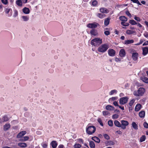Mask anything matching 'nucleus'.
I'll use <instances>...</instances> for the list:
<instances>
[{
	"label": "nucleus",
	"instance_id": "12",
	"mask_svg": "<svg viewBox=\"0 0 148 148\" xmlns=\"http://www.w3.org/2000/svg\"><path fill=\"white\" fill-rule=\"evenodd\" d=\"M26 133V132L25 131H21L17 135V138H21Z\"/></svg>",
	"mask_w": 148,
	"mask_h": 148
},
{
	"label": "nucleus",
	"instance_id": "21",
	"mask_svg": "<svg viewBox=\"0 0 148 148\" xmlns=\"http://www.w3.org/2000/svg\"><path fill=\"white\" fill-rule=\"evenodd\" d=\"M10 124H6L4 126L3 130L4 131H7L10 128Z\"/></svg>",
	"mask_w": 148,
	"mask_h": 148
},
{
	"label": "nucleus",
	"instance_id": "2",
	"mask_svg": "<svg viewBox=\"0 0 148 148\" xmlns=\"http://www.w3.org/2000/svg\"><path fill=\"white\" fill-rule=\"evenodd\" d=\"M102 39L99 38H96L91 41V44L94 46H98L102 43Z\"/></svg>",
	"mask_w": 148,
	"mask_h": 148
},
{
	"label": "nucleus",
	"instance_id": "32",
	"mask_svg": "<svg viewBox=\"0 0 148 148\" xmlns=\"http://www.w3.org/2000/svg\"><path fill=\"white\" fill-rule=\"evenodd\" d=\"M110 19L109 18H107L105 19L104 21L105 25L107 26L108 25L110 22Z\"/></svg>",
	"mask_w": 148,
	"mask_h": 148
},
{
	"label": "nucleus",
	"instance_id": "53",
	"mask_svg": "<svg viewBox=\"0 0 148 148\" xmlns=\"http://www.w3.org/2000/svg\"><path fill=\"white\" fill-rule=\"evenodd\" d=\"M144 36L146 38H148V32H145L143 34Z\"/></svg>",
	"mask_w": 148,
	"mask_h": 148
},
{
	"label": "nucleus",
	"instance_id": "55",
	"mask_svg": "<svg viewBox=\"0 0 148 148\" xmlns=\"http://www.w3.org/2000/svg\"><path fill=\"white\" fill-rule=\"evenodd\" d=\"M104 33L106 36H108L110 34V32L108 31H104Z\"/></svg>",
	"mask_w": 148,
	"mask_h": 148
},
{
	"label": "nucleus",
	"instance_id": "3",
	"mask_svg": "<svg viewBox=\"0 0 148 148\" xmlns=\"http://www.w3.org/2000/svg\"><path fill=\"white\" fill-rule=\"evenodd\" d=\"M109 47V45L108 44H104L100 46L98 48L97 50L99 52L103 53L106 52Z\"/></svg>",
	"mask_w": 148,
	"mask_h": 148
},
{
	"label": "nucleus",
	"instance_id": "24",
	"mask_svg": "<svg viewBox=\"0 0 148 148\" xmlns=\"http://www.w3.org/2000/svg\"><path fill=\"white\" fill-rule=\"evenodd\" d=\"M90 33L91 35L93 36H96L97 34V31L94 29H91L90 32Z\"/></svg>",
	"mask_w": 148,
	"mask_h": 148
},
{
	"label": "nucleus",
	"instance_id": "39",
	"mask_svg": "<svg viewBox=\"0 0 148 148\" xmlns=\"http://www.w3.org/2000/svg\"><path fill=\"white\" fill-rule=\"evenodd\" d=\"M74 148H80L81 147V145L79 143H75L73 145Z\"/></svg>",
	"mask_w": 148,
	"mask_h": 148
},
{
	"label": "nucleus",
	"instance_id": "9",
	"mask_svg": "<svg viewBox=\"0 0 148 148\" xmlns=\"http://www.w3.org/2000/svg\"><path fill=\"white\" fill-rule=\"evenodd\" d=\"M142 55L144 56H146L148 53V47H146L142 48Z\"/></svg>",
	"mask_w": 148,
	"mask_h": 148
},
{
	"label": "nucleus",
	"instance_id": "30",
	"mask_svg": "<svg viewBox=\"0 0 148 148\" xmlns=\"http://www.w3.org/2000/svg\"><path fill=\"white\" fill-rule=\"evenodd\" d=\"M140 117L141 118H143L145 117V112L144 111H143L140 112L139 114Z\"/></svg>",
	"mask_w": 148,
	"mask_h": 148
},
{
	"label": "nucleus",
	"instance_id": "25",
	"mask_svg": "<svg viewBox=\"0 0 148 148\" xmlns=\"http://www.w3.org/2000/svg\"><path fill=\"white\" fill-rule=\"evenodd\" d=\"M114 123L116 126L119 127H121V124L117 120L114 121Z\"/></svg>",
	"mask_w": 148,
	"mask_h": 148
},
{
	"label": "nucleus",
	"instance_id": "20",
	"mask_svg": "<svg viewBox=\"0 0 148 148\" xmlns=\"http://www.w3.org/2000/svg\"><path fill=\"white\" fill-rule=\"evenodd\" d=\"M18 145L19 147L23 148L26 147L27 146V144L24 143H19Z\"/></svg>",
	"mask_w": 148,
	"mask_h": 148
},
{
	"label": "nucleus",
	"instance_id": "56",
	"mask_svg": "<svg viewBox=\"0 0 148 148\" xmlns=\"http://www.w3.org/2000/svg\"><path fill=\"white\" fill-rule=\"evenodd\" d=\"M2 2L4 4L6 5L8 3L7 0H1Z\"/></svg>",
	"mask_w": 148,
	"mask_h": 148
},
{
	"label": "nucleus",
	"instance_id": "4",
	"mask_svg": "<svg viewBox=\"0 0 148 148\" xmlns=\"http://www.w3.org/2000/svg\"><path fill=\"white\" fill-rule=\"evenodd\" d=\"M145 92V89L143 88H140L137 91L134 92V95L136 96H141L143 95Z\"/></svg>",
	"mask_w": 148,
	"mask_h": 148
},
{
	"label": "nucleus",
	"instance_id": "37",
	"mask_svg": "<svg viewBox=\"0 0 148 148\" xmlns=\"http://www.w3.org/2000/svg\"><path fill=\"white\" fill-rule=\"evenodd\" d=\"M146 139V136L145 135H143L140 138V142H142L145 141Z\"/></svg>",
	"mask_w": 148,
	"mask_h": 148
},
{
	"label": "nucleus",
	"instance_id": "40",
	"mask_svg": "<svg viewBox=\"0 0 148 148\" xmlns=\"http://www.w3.org/2000/svg\"><path fill=\"white\" fill-rule=\"evenodd\" d=\"M129 22L132 25H135L137 24L136 22L134 20H130Z\"/></svg>",
	"mask_w": 148,
	"mask_h": 148
},
{
	"label": "nucleus",
	"instance_id": "48",
	"mask_svg": "<svg viewBox=\"0 0 148 148\" xmlns=\"http://www.w3.org/2000/svg\"><path fill=\"white\" fill-rule=\"evenodd\" d=\"M97 2L96 0L93 1L92 2V5L93 6H95L97 5Z\"/></svg>",
	"mask_w": 148,
	"mask_h": 148
},
{
	"label": "nucleus",
	"instance_id": "41",
	"mask_svg": "<svg viewBox=\"0 0 148 148\" xmlns=\"http://www.w3.org/2000/svg\"><path fill=\"white\" fill-rule=\"evenodd\" d=\"M117 91L116 90H112L109 93V94L110 95H112L114 93H116Z\"/></svg>",
	"mask_w": 148,
	"mask_h": 148
},
{
	"label": "nucleus",
	"instance_id": "13",
	"mask_svg": "<svg viewBox=\"0 0 148 148\" xmlns=\"http://www.w3.org/2000/svg\"><path fill=\"white\" fill-rule=\"evenodd\" d=\"M9 119L7 116L5 115L3 117L2 119H0V123H2L7 121Z\"/></svg>",
	"mask_w": 148,
	"mask_h": 148
},
{
	"label": "nucleus",
	"instance_id": "35",
	"mask_svg": "<svg viewBox=\"0 0 148 148\" xmlns=\"http://www.w3.org/2000/svg\"><path fill=\"white\" fill-rule=\"evenodd\" d=\"M135 32L130 30H127L126 31V33L128 35H130L134 33Z\"/></svg>",
	"mask_w": 148,
	"mask_h": 148
},
{
	"label": "nucleus",
	"instance_id": "17",
	"mask_svg": "<svg viewBox=\"0 0 148 148\" xmlns=\"http://www.w3.org/2000/svg\"><path fill=\"white\" fill-rule=\"evenodd\" d=\"M106 109L108 110H114V108L112 106L110 105H108L106 107Z\"/></svg>",
	"mask_w": 148,
	"mask_h": 148
},
{
	"label": "nucleus",
	"instance_id": "14",
	"mask_svg": "<svg viewBox=\"0 0 148 148\" xmlns=\"http://www.w3.org/2000/svg\"><path fill=\"white\" fill-rule=\"evenodd\" d=\"M22 21H27L29 19V16H23L21 17Z\"/></svg>",
	"mask_w": 148,
	"mask_h": 148
},
{
	"label": "nucleus",
	"instance_id": "43",
	"mask_svg": "<svg viewBox=\"0 0 148 148\" xmlns=\"http://www.w3.org/2000/svg\"><path fill=\"white\" fill-rule=\"evenodd\" d=\"M97 121L101 126H103V124L102 123V120L100 118H98L97 119Z\"/></svg>",
	"mask_w": 148,
	"mask_h": 148
},
{
	"label": "nucleus",
	"instance_id": "19",
	"mask_svg": "<svg viewBox=\"0 0 148 148\" xmlns=\"http://www.w3.org/2000/svg\"><path fill=\"white\" fill-rule=\"evenodd\" d=\"M99 10L101 12L106 14L108 13L109 12L108 10L107 9L104 8H101Z\"/></svg>",
	"mask_w": 148,
	"mask_h": 148
},
{
	"label": "nucleus",
	"instance_id": "51",
	"mask_svg": "<svg viewBox=\"0 0 148 148\" xmlns=\"http://www.w3.org/2000/svg\"><path fill=\"white\" fill-rule=\"evenodd\" d=\"M131 1L134 3H136L138 5H141L138 0H131Z\"/></svg>",
	"mask_w": 148,
	"mask_h": 148
},
{
	"label": "nucleus",
	"instance_id": "5",
	"mask_svg": "<svg viewBox=\"0 0 148 148\" xmlns=\"http://www.w3.org/2000/svg\"><path fill=\"white\" fill-rule=\"evenodd\" d=\"M128 99V98L127 97H122L119 99V103L121 105H124L127 102Z\"/></svg>",
	"mask_w": 148,
	"mask_h": 148
},
{
	"label": "nucleus",
	"instance_id": "49",
	"mask_svg": "<svg viewBox=\"0 0 148 148\" xmlns=\"http://www.w3.org/2000/svg\"><path fill=\"white\" fill-rule=\"evenodd\" d=\"M108 143L109 145H113L114 144V143L113 141H108Z\"/></svg>",
	"mask_w": 148,
	"mask_h": 148
},
{
	"label": "nucleus",
	"instance_id": "46",
	"mask_svg": "<svg viewBox=\"0 0 148 148\" xmlns=\"http://www.w3.org/2000/svg\"><path fill=\"white\" fill-rule=\"evenodd\" d=\"M103 136L104 138L107 140H109L110 138L109 136L106 134H103Z\"/></svg>",
	"mask_w": 148,
	"mask_h": 148
},
{
	"label": "nucleus",
	"instance_id": "58",
	"mask_svg": "<svg viewBox=\"0 0 148 148\" xmlns=\"http://www.w3.org/2000/svg\"><path fill=\"white\" fill-rule=\"evenodd\" d=\"M78 142L80 143H83L84 141L81 138H79L78 140Z\"/></svg>",
	"mask_w": 148,
	"mask_h": 148
},
{
	"label": "nucleus",
	"instance_id": "57",
	"mask_svg": "<svg viewBox=\"0 0 148 148\" xmlns=\"http://www.w3.org/2000/svg\"><path fill=\"white\" fill-rule=\"evenodd\" d=\"M143 125L145 127L148 128V124L146 122H145L144 123Z\"/></svg>",
	"mask_w": 148,
	"mask_h": 148
},
{
	"label": "nucleus",
	"instance_id": "8",
	"mask_svg": "<svg viewBox=\"0 0 148 148\" xmlns=\"http://www.w3.org/2000/svg\"><path fill=\"white\" fill-rule=\"evenodd\" d=\"M131 51L130 52L132 53V58L133 60L134 61L136 60L138 57V53L137 52H133L132 53V51L133 50L132 49H131Z\"/></svg>",
	"mask_w": 148,
	"mask_h": 148
},
{
	"label": "nucleus",
	"instance_id": "18",
	"mask_svg": "<svg viewBox=\"0 0 148 148\" xmlns=\"http://www.w3.org/2000/svg\"><path fill=\"white\" fill-rule=\"evenodd\" d=\"M140 79L143 82L146 83L148 84V78L147 77L145 76H143L141 77Z\"/></svg>",
	"mask_w": 148,
	"mask_h": 148
},
{
	"label": "nucleus",
	"instance_id": "60",
	"mask_svg": "<svg viewBox=\"0 0 148 148\" xmlns=\"http://www.w3.org/2000/svg\"><path fill=\"white\" fill-rule=\"evenodd\" d=\"M126 14L130 17H131V14L128 11H127L126 12Z\"/></svg>",
	"mask_w": 148,
	"mask_h": 148
},
{
	"label": "nucleus",
	"instance_id": "29",
	"mask_svg": "<svg viewBox=\"0 0 148 148\" xmlns=\"http://www.w3.org/2000/svg\"><path fill=\"white\" fill-rule=\"evenodd\" d=\"M134 41L133 40H127L125 41L124 44L126 45H128L130 44L133 43Z\"/></svg>",
	"mask_w": 148,
	"mask_h": 148
},
{
	"label": "nucleus",
	"instance_id": "31",
	"mask_svg": "<svg viewBox=\"0 0 148 148\" xmlns=\"http://www.w3.org/2000/svg\"><path fill=\"white\" fill-rule=\"evenodd\" d=\"M118 99V97H112L111 98H110L109 100V102L110 103L112 101L116 100Z\"/></svg>",
	"mask_w": 148,
	"mask_h": 148
},
{
	"label": "nucleus",
	"instance_id": "61",
	"mask_svg": "<svg viewBox=\"0 0 148 148\" xmlns=\"http://www.w3.org/2000/svg\"><path fill=\"white\" fill-rule=\"evenodd\" d=\"M113 104L115 106H119V105L117 102L116 101H114L113 102Z\"/></svg>",
	"mask_w": 148,
	"mask_h": 148
},
{
	"label": "nucleus",
	"instance_id": "34",
	"mask_svg": "<svg viewBox=\"0 0 148 148\" xmlns=\"http://www.w3.org/2000/svg\"><path fill=\"white\" fill-rule=\"evenodd\" d=\"M105 14L101 13H98L97 15V16L101 18L105 17Z\"/></svg>",
	"mask_w": 148,
	"mask_h": 148
},
{
	"label": "nucleus",
	"instance_id": "27",
	"mask_svg": "<svg viewBox=\"0 0 148 148\" xmlns=\"http://www.w3.org/2000/svg\"><path fill=\"white\" fill-rule=\"evenodd\" d=\"M120 20L126 22L127 20V18L124 16H121L119 17Z\"/></svg>",
	"mask_w": 148,
	"mask_h": 148
},
{
	"label": "nucleus",
	"instance_id": "45",
	"mask_svg": "<svg viewBox=\"0 0 148 148\" xmlns=\"http://www.w3.org/2000/svg\"><path fill=\"white\" fill-rule=\"evenodd\" d=\"M108 125L110 127H112L113 126V121L112 120H109L108 122Z\"/></svg>",
	"mask_w": 148,
	"mask_h": 148
},
{
	"label": "nucleus",
	"instance_id": "15",
	"mask_svg": "<svg viewBox=\"0 0 148 148\" xmlns=\"http://www.w3.org/2000/svg\"><path fill=\"white\" fill-rule=\"evenodd\" d=\"M23 12L25 14H28L30 13V10L29 8L25 7L22 10Z\"/></svg>",
	"mask_w": 148,
	"mask_h": 148
},
{
	"label": "nucleus",
	"instance_id": "52",
	"mask_svg": "<svg viewBox=\"0 0 148 148\" xmlns=\"http://www.w3.org/2000/svg\"><path fill=\"white\" fill-rule=\"evenodd\" d=\"M119 117V115L117 114H114L112 116V118L113 119H116Z\"/></svg>",
	"mask_w": 148,
	"mask_h": 148
},
{
	"label": "nucleus",
	"instance_id": "63",
	"mask_svg": "<svg viewBox=\"0 0 148 148\" xmlns=\"http://www.w3.org/2000/svg\"><path fill=\"white\" fill-rule=\"evenodd\" d=\"M10 10V9H6L5 10V13L6 14H8Z\"/></svg>",
	"mask_w": 148,
	"mask_h": 148
},
{
	"label": "nucleus",
	"instance_id": "42",
	"mask_svg": "<svg viewBox=\"0 0 148 148\" xmlns=\"http://www.w3.org/2000/svg\"><path fill=\"white\" fill-rule=\"evenodd\" d=\"M18 15V12L16 10H14V14L13 15V17L15 18L17 17Z\"/></svg>",
	"mask_w": 148,
	"mask_h": 148
},
{
	"label": "nucleus",
	"instance_id": "62",
	"mask_svg": "<svg viewBox=\"0 0 148 148\" xmlns=\"http://www.w3.org/2000/svg\"><path fill=\"white\" fill-rule=\"evenodd\" d=\"M143 46L148 45V40L146 41L143 45Z\"/></svg>",
	"mask_w": 148,
	"mask_h": 148
},
{
	"label": "nucleus",
	"instance_id": "28",
	"mask_svg": "<svg viewBox=\"0 0 148 148\" xmlns=\"http://www.w3.org/2000/svg\"><path fill=\"white\" fill-rule=\"evenodd\" d=\"M132 127L135 130H137L138 129V126L137 125L135 122H133L132 123Z\"/></svg>",
	"mask_w": 148,
	"mask_h": 148
},
{
	"label": "nucleus",
	"instance_id": "26",
	"mask_svg": "<svg viewBox=\"0 0 148 148\" xmlns=\"http://www.w3.org/2000/svg\"><path fill=\"white\" fill-rule=\"evenodd\" d=\"M92 139L97 143H99L100 142L99 138L96 136L92 137Z\"/></svg>",
	"mask_w": 148,
	"mask_h": 148
},
{
	"label": "nucleus",
	"instance_id": "22",
	"mask_svg": "<svg viewBox=\"0 0 148 148\" xmlns=\"http://www.w3.org/2000/svg\"><path fill=\"white\" fill-rule=\"evenodd\" d=\"M29 139V137L27 136H25L21 137L20 139V141L22 142H25L27 140Z\"/></svg>",
	"mask_w": 148,
	"mask_h": 148
},
{
	"label": "nucleus",
	"instance_id": "54",
	"mask_svg": "<svg viewBox=\"0 0 148 148\" xmlns=\"http://www.w3.org/2000/svg\"><path fill=\"white\" fill-rule=\"evenodd\" d=\"M134 19L136 21L140 22V19L139 17L135 16Z\"/></svg>",
	"mask_w": 148,
	"mask_h": 148
},
{
	"label": "nucleus",
	"instance_id": "47",
	"mask_svg": "<svg viewBox=\"0 0 148 148\" xmlns=\"http://www.w3.org/2000/svg\"><path fill=\"white\" fill-rule=\"evenodd\" d=\"M43 148L47 147V143H46L44 142L41 144Z\"/></svg>",
	"mask_w": 148,
	"mask_h": 148
},
{
	"label": "nucleus",
	"instance_id": "10",
	"mask_svg": "<svg viewBox=\"0 0 148 148\" xmlns=\"http://www.w3.org/2000/svg\"><path fill=\"white\" fill-rule=\"evenodd\" d=\"M125 51L124 49H121L119 51V55L121 57H123L125 56Z\"/></svg>",
	"mask_w": 148,
	"mask_h": 148
},
{
	"label": "nucleus",
	"instance_id": "23",
	"mask_svg": "<svg viewBox=\"0 0 148 148\" xmlns=\"http://www.w3.org/2000/svg\"><path fill=\"white\" fill-rule=\"evenodd\" d=\"M141 105L140 104H137L135 107V110L136 111H138L141 109Z\"/></svg>",
	"mask_w": 148,
	"mask_h": 148
},
{
	"label": "nucleus",
	"instance_id": "50",
	"mask_svg": "<svg viewBox=\"0 0 148 148\" xmlns=\"http://www.w3.org/2000/svg\"><path fill=\"white\" fill-rule=\"evenodd\" d=\"M121 24L123 26H128L129 25V24L128 23H125L124 22H121Z\"/></svg>",
	"mask_w": 148,
	"mask_h": 148
},
{
	"label": "nucleus",
	"instance_id": "38",
	"mask_svg": "<svg viewBox=\"0 0 148 148\" xmlns=\"http://www.w3.org/2000/svg\"><path fill=\"white\" fill-rule=\"evenodd\" d=\"M16 3L18 6H21L22 5V2L21 0H18L16 1Z\"/></svg>",
	"mask_w": 148,
	"mask_h": 148
},
{
	"label": "nucleus",
	"instance_id": "64",
	"mask_svg": "<svg viewBox=\"0 0 148 148\" xmlns=\"http://www.w3.org/2000/svg\"><path fill=\"white\" fill-rule=\"evenodd\" d=\"M144 41V40L143 39H141L140 40L139 42L141 44Z\"/></svg>",
	"mask_w": 148,
	"mask_h": 148
},
{
	"label": "nucleus",
	"instance_id": "6",
	"mask_svg": "<svg viewBox=\"0 0 148 148\" xmlns=\"http://www.w3.org/2000/svg\"><path fill=\"white\" fill-rule=\"evenodd\" d=\"M121 128L123 129H125L126 126L129 125L128 122L126 121L121 120Z\"/></svg>",
	"mask_w": 148,
	"mask_h": 148
},
{
	"label": "nucleus",
	"instance_id": "11",
	"mask_svg": "<svg viewBox=\"0 0 148 148\" xmlns=\"http://www.w3.org/2000/svg\"><path fill=\"white\" fill-rule=\"evenodd\" d=\"M108 54L110 56H114L115 55V51L113 49H110L108 50Z\"/></svg>",
	"mask_w": 148,
	"mask_h": 148
},
{
	"label": "nucleus",
	"instance_id": "36",
	"mask_svg": "<svg viewBox=\"0 0 148 148\" xmlns=\"http://www.w3.org/2000/svg\"><path fill=\"white\" fill-rule=\"evenodd\" d=\"M135 101V100L134 99H132L131 100L129 103V105L131 107H132L133 106Z\"/></svg>",
	"mask_w": 148,
	"mask_h": 148
},
{
	"label": "nucleus",
	"instance_id": "1",
	"mask_svg": "<svg viewBox=\"0 0 148 148\" xmlns=\"http://www.w3.org/2000/svg\"><path fill=\"white\" fill-rule=\"evenodd\" d=\"M96 130L95 127L88 124L86 127V133L89 135H91L95 132Z\"/></svg>",
	"mask_w": 148,
	"mask_h": 148
},
{
	"label": "nucleus",
	"instance_id": "7",
	"mask_svg": "<svg viewBox=\"0 0 148 148\" xmlns=\"http://www.w3.org/2000/svg\"><path fill=\"white\" fill-rule=\"evenodd\" d=\"M98 25L99 24L95 22L88 24L87 25V27L89 28L93 29L97 27Z\"/></svg>",
	"mask_w": 148,
	"mask_h": 148
},
{
	"label": "nucleus",
	"instance_id": "44",
	"mask_svg": "<svg viewBox=\"0 0 148 148\" xmlns=\"http://www.w3.org/2000/svg\"><path fill=\"white\" fill-rule=\"evenodd\" d=\"M104 116L108 115L109 114V112L108 111H104L102 112Z\"/></svg>",
	"mask_w": 148,
	"mask_h": 148
},
{
	"label": "nucleus",
	"instance_id": "16",
	"mask_svg": "<svg viewBox=\"0 0 148 148\" xmlns=\"http://www.w3.org/2000/svg\"><path fill=\"white\" fill-rule=\"evenodd\" d=\"M51 145L53 148H56L58 145V143L56 141L53 140L51 143Z\"/></svg>",
	"mask_w": 148,
	"mask_h": 148
},
{
	"label": "nucleus",
	"instance_id": "59",
	"mask_svg": "<svg viewBox=\"0 0 148 148\" xmlns=\"http://www.w3.org/2000/svg\"><path fill=\"white\" fill-rule=\"evenodd\" d=\"M115 61L116 62H120L121 61V59L120 58H115Z\"/></svg>",
	"mask_w": 148,
	"mask_h": 148
},
{
	"label": "nucleus",
	"instance_id": "33",
	"mask_svg": "<svg viewBox=\"0 0 148 148\" xmlns=\"http://www.w3.org/2000/svg\"><path fill=\"white\" fill-rule=\"evenodd\" d=\"M89 145L91 148H95V145L93 141H90L89 142Z\"/></svg>",
	"mask_w": 148,
	"mask_h": 148
}]
</instances>
